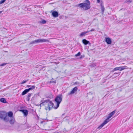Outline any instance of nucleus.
I'll use <instances>...</instances> for the list:
<instances>
[{
    "mask_svg": "<svg viewBox=\"0 0 133 133\" xmlns=\"http://www.w3.org/2000/svg\"><path fill=\"white\" fill-rule=\"evenodd\" d=\"M90 4L89 1L87 0L85 1V2L78 4L77 6L81 8H83L84 10H86L90 9Z\"/></svg>",
    "mask_w": 133,
    "mask_h": 133,
    "instance_id": "obj_1",
    "label": "nucleus"
},
{
    "mask_svg": "<svg viewBox=\"0 0 133 133\" xmlns=\"http://www.w3.org/2000/svg\"><path fill=\"white\" fill-rule=\"evenodd\" d=\"M44 105L46 110L49 109L50 110L51 109L53 108L54 104L51 101L49 100H45L44 102H42L40 104V105Z\"/></svg>",
    "mask_w": 133,
    "mask_h": 133,
    "instance_id": "obj_2",
    "label": "nucleus"
},
{
    "mask_svg": "<svg viewBox=\"0 0 133 133\" xmlns=\"http://www.w3.org/2000/svg\"><path fill=\"white\" fill-rule=\"evenodd\" d=\"M115 111L114 110L109 114L108 115V116L107 117V118L106 119L98 128L101 129L104 125L107 123L109 122L110 119H109L115 113Z\"/></svg>",
    "mask_w": 133,
    "mask_h": 133,
    "instance_id": "obj_3",
    "label": "nucleus"
},
{
    "mask_svg": "<svg viewBox=\"0 0 133 133\" xmlns=\"http://www.w3.org/2000/svg\"><path fill=\"white\" fill-rule=\"evenodd\" d=\"M62 98L63 97L62 94H60L57 96L56 97L55 101L57 103V105L56 107H54L55 109H57L59 107V104L62 101Z\"/></svg>",
    "mask_w": 133,
    "mask_h": 133,
    "instance_id": "obj_4",
    "label": "nucleus"
},
{
    "mask_svg": "<svg viewBox=\"0 0 133 133\" xmlns=\"http://www.w3.org/2000/svg\"><path fill=\"white\" fill-rule=\"evenodd\" d=\"M46 42H49V41L47 39H39L31 42L30 43L29 45H30L32 44Z\"/></svg>",
    "mask_w": 133,
    "mask_h": 133,
    "instance_id": "obj_5",
    "label": "nucleus"
},
{
    "mask_svg": "<svg viewBox=\"0 0 133 133\" xmlns=\"http://www.w3.org/2000/svg\"><path fill=\"white\" fill-rule=\"evenodd\" d=\"M78 89V88L76 87L73 88L72 90L69 93H68V95H70L74 94L75 92H76Z\"/></svg>",
    "mask_w": 133,
    "mask_h": 133,
    "instance_id": "obj_6",
    "label": "nucleus"
},
{
    "mask_svg": "<svg viewBox=\"0 0 133 133\" xmlns=\"http://www.w3.org/2000/svg\"><path fill=\"white\" fill-rule=\"evenodd\" d=\"M6 112L4 111H2L0 112V118H3L4 117L6 116Z\"/></svg>",
    "mask_w": 133,
    "mask_h": 133,
    "instance_id": "obj_7",
    "label": "nucleus"
},
{
    "mask_svg": "<svg viewBox=\"0 0 133 133\" xmlns=\"http://www.w3.org/2000/svg\"><path fill=\"white\" fill-rule=\"evenodd\" d=\"M125 69V68L124 66H121L119 67H116L112 71L113 72L115 71L119 70L120 71L122 70Z\"/></svg>",
    "mask_w": 133,
    "mask_h": 133,
    "instance_id": "obj_8",
    "label": "nucleus"
},
{
    "mask_svg": "<svg viewBox=\"0 0 133 133\" xmlns=\"http://www.w3.org/2000/svg\"><path fill=\"white\" fill-rule=\"evenodd\" d=\"M19 111L22 112L23 113L24 116L26 117L28 115V111L27 110L22 109L20 110Z\"/></svg>",
    "mask_w": 133,
    "mask_h": 133,
    "instance_id": "obj_9",
    "label": "nucleus"
},
{
    "mask_svg": "<svg viewBox=\"0 0 133 133\" xmlns=\"http://www.w3.org/2000/svg\"><path fill=\"white\" fill-rule=\"evenodd\" d=\"M52 15L54 17H57L58 16V14L57 11H55L52 12Z\"/></svg>",
    "mask_w": 133,
    "mask_h": 133,
    "instance_id": "obj_10",
    "label": "nucleus"
},
{
    "mask_svg": "<svg viewBox=\"0 0 133 133\" xmlns=\"http://www.w3.org/2000/svg\"><path fill=\"white\" fill-rule=\"evenodd\" d=\"M105 41L108 44H110L111 43V39L109 37L106 38Z\"/></svg>",
    "mask_w": 133,
    "mask_h": 133,
    "instance_id": "obj_11",
    "label": "nucleus"
},
{
    "mask_svg": "<svg viewBox=\"0 0 133 133\" xmlns=\"http://www.w3.org/2000/svg\"><path fill=\"white\" fill-rule=\"evenodd\" d=\"M83 43L85 45H86L88 44H90L89 41L85 39H83L82 40Z\"/></svg>",
    "mask_w": 133,
    "mask_h": 133,
    "instance_id": "obj_12",
    "label": "nucleus"
},
{
    "mask_svg": "<svg viewBox=\"0 0 133 133\" xmlns=\"http://www.w3.org/2000/svg\"><path fill=\"white\" fill-rule=\"evenodd\" d=\"M101 10L102 11V14H103L105 10V9L102 3H101Z\"/></svg>",
    "mask_w": 133,
    "mask_h": 133,
    "instance_id": "obj_13",
    "label": "nucleus"
},
{
    "mask_svg": "<svg viewBox=\"0 0 133 133\" xmlns=\"http://www.w3.org/2000/svg\"><path fill=\"white\" fill-rule=\"evenodd\" d=\"M11 119L9 121V122L11 124H12L14 123L15 120V118L14 117L10 118Z\"/></svg>",
    "mask_w": 133,
    "mask_h": 133,
    "instance_id": "obj_14",
    "label": "nucleus"
},
{
    "mask_svg": "<svg viewBox=\"0 0 133 133\" xmlns=\"http://www.w3.org/2000/svg\"><path fill=\"white\" fill-rule=\"evenodd\" d=\"M3 119L6 122H8L9 120V118L7 116V115L5 116L4 117Z\"/></svg>",
    "mask_w": 133,
    "mask_h": 133,
    "instance_id": "obj_15",
    "label": "nucleus"
},
{
    "mask_svg": "<svg viewBox=\"0 0 133 133\" xmlns=\"http://www.w3.org/2000/svg\"><path fill=\"white\" fill-rule=\"evenodd\" d=\"M29 91H28L27 89H26L24 90L23 91L22 93V95H24L27 94V93L29 92Z\"/></svg>",
    "mask_w": 133,
    "mask_h": 133,
    "instance_id": "obj_16",
    "label": "nucleus"
},
{
    "mask_svg": "<svg viewBox=\"0 0 133 133\" xmlns=\"http://www.w3.org/2000/svg\"><path fill=\"white\" fill-rule=\"evenodd\" d=\"M13 113L12 111H9L8 113V116L9 117H10V118L13 117Z\"/></svg>",
    "mask_w": 133,
    "mask_h": 133,
    "instance_id": "obj_17",
    "label": "nucleus"
},
{
    "mask_svg": "<svg viewBox=\"0 0 133 133\" xmlns=\"http://www.w3.org/2000/svg\"><path fill=\"white\" fill-rule=\"evenodd\" d=\"M35 86L34 85H32L31 87L29 88L28 89H27L29 92L31 90L34 89L35 88Z\"/></svg>",
    "mask_w": 133,
    "mask_h": 133,
    "instance_id": "obj_18",
    "label": "nucleus"
},
{
    "mask_svg": "<svg viewBox=\"0 0 133 133\" xmlns=\"http://www.w3.org/2000/svg\"><path fill=\"white\" fill-rule=\"evenodd\" d=\"M89 32V31H84L82 32L80 34V36H84L85 34Z\"/></svg>",
    "mask_w": 133,
    "mask_h": 133,
    "instance_id": "obj_19",
    "label": "nucleus"
},
{
    "mask_svg": "<svg viewBox=\"0 0 133 133\" xmlns=\"http://www.w3.org/2000/svg\"><path fill=\"white\" fill-rule=\"evenodd\" d=\"M0 101L1 102L3 103H6V102L5 99L3 98H1L0 99Z\"/></svg>",
    "mask_w": 133,
    "mask_h": 133,
    "instance_id": "obj_20",
    "label": "nucleus"
},
{
    "mask_svg": "<svg viewBox=\"0 0 133 133\" xmlns=\"http://www.w3.org/2000/svg\"><path fill=\"white\" fill-rule=\"evenodd\" d=\"M69 119V118L68 116L65 117L63 119V121H66Z\"/></svg>",
    "mask_w": 133,
    "mask_h": 133,
    "instance_id": "obj_21",
    "label": "nucleus"
},
{
    "mask_svg": "<svg viewBox=\"0 0 133 133\" xmlns=\"http://www.w3.org/2000/svg\"><path fill=\"white\" fill-rule=\"evenodd\" d=\"M46 21L44 19H43L40 22V23L42 24H45L46 23Z\"/></svg>",
    "mask_w": 133,
    "mask_h": 133,
    "instance_id": "obj_22",
    "label": "nucleus"
},
{
    "mask_svg": "<svg viewBox=\"0 0 133 133\" xmlns=\"http://www.w3.org/2000/svg\"><path fill=\"white\" fill-rule=\"evenodd\" d=\"M28 81V80L26 81H23L21 83V84H22L25 83Z\"/></svg>",
    "mask_w": 133,
    "mask_h": 133,
    "instance_id": "obj_23",
    "label": "nucleus"
},
{
    "mask_svg": "<svg viewBox=\"0 0 133 133\" xmlns=\"http://www.w3.org/2000/svg\"><path fill=\"white\" fill-rule=\"evenodd\" d=\"M6 0H2L0 1V4L3 3Z\"/></svg>",
    "mask_w": 133,
    "mask_h": 133,
    "instance_id": "obj_24",
    "label": "nucleus"
},
{
    "mask_svg": "<svg viewBox=\"0 0 133 133\" xmlns=\"http://www.w3.org/2000/svg\"><path fill=\"white\" fill-rule=\"evenodd\" d=\"M80 54H81V52H79L77 54H76L75 55V56L76 57H77L78 56H79L80 55Z\"/></svg>",
    "mask_w": 133,
    "mask_h": 133,
    "instance_id": "obj_25",
    "label": "nucleus"
},
{
    "mask_svg": "<svg viewBox=\"0 0 133 133\" xmlns=\"http://www.w3.org/2000/svg\"><path fill=\"white\" fill-rule=\"evenodd\" d=\"M7 63H3L0 65V66H3L6 65L7 64Z\"/></svg>",
    "mask_w": 133,
    "mask_h": 133,
    "instance_id": "obj_26",
    "label": "nucleus"
},
{
    "mask_svg": "<svg viewBox=\"0 0 133 133\" xmlns=\"http://www.w3.org/2000/svg\"><path fill=\"white\" fill-rule=\"evenodd\" d=\"M32 94H31V93L28 94V95L27 97H31Z\"/></svg>",
    "mask_w": 133,
    "mask_h": 133,
    "instance_id": "obj_27",
    "label": "nucleus"
},
{
    "mask_svg": "<svg viewBox=\"0 0 133 133\" xmlns=\"http://www.w3.org/2000/svg\"><path fill=\"white\" fill-rule=\"evenodd\" d=\"M95 30V29H92L90 31H89V32L90 31H94Z\"/></svg>",
    "mask_w": 133,
    "mask_h": 133,
    "instance_id": "obj_28",
    "label": "nucleus"
},
{
    "mask_svg": "<svg viewBox=\"0 0 133 133\" xmlns=\"http://www.w3.org/2000/svg\"><path fill=\"white\" fill-rule=\"evenodd\" d=\"M38 95L37 94H35V95H34L33 98H34L36 97H37V96Z\"/></svg>",
    "mask_w": 133,
    "mask_h": 133,
    "instance_id": "obj_29",
    "label": "nucleus"
},
{
    "mask_svg": "<svg viewBox=\"0 0 133 133\" xmlns=\"http://www.w3.org/2000/svg\"><path fill=\"white\" fill-rule=\"evenodd\" d=\"M30 97H27L26 98V100L27 101H29L30 100V98H29Z\"/></svg>",
    "mask_w": 133,
    "mask_h": 133,
    "instance_id": "obj_30",
    "label": "nucleus"
},
{
    "mask_svg": "<svg viewBox=\"0 0 133 133\" xmlns=\"http://www.w3.org/2000/svg\"><path fill=\"white\" fill-rule=\"evenodd\" d=\"M79 84V83L78 82H76L75 83V84L77 85V84Z\"/></svg>",
    "mask_w": 133,
    "mask_h": 133,
    "instance_id": "obj_31",
    "label": "nucleus"
},
{
    "mask_svg": "<svg viewBox=\"0 0 133 133\" xmlns=\"http://www.w3.org/2000/svg\"><path fill=\"white\" fill-rule=\"evenodd\" d=\"M24 25V24H18V25L20 26H22V25Z\"/></svg>",
    "mask_w": 133,
    "mask_h": 133,
    "instance_id": "obj_32",
    "label": "nucleus"
},
{
    "mask_svg": "<svg viewBox=\"0 0 133 133\" xmlns=\"http://www.w3.org/2000/svg\"><path fill=\"white\" fill-rule=\"evenodd\" d=\"M84 57V56H81V57H80V58H83Z\"/></svg>",
    "mask_w": 133,
    "mask_h": 133,
    "instance_id": "obj_33",
    "label": "nucleus"
},
{
    "mask_svg": "<svg viewBox=\"0 0 133 133\" xmlns=\"http://www.w3.org/2000/svg\"><path fill=\"white\" fill-rule=\"evenodd\" d=\"M100 0H97V2L98 3H99L100 2Z\"/></svg>",
    "mask_w": 133,
    "mask_h": 133,
    "instance_id": "obj_34",
    "label": "nucleus"
},
{
    "mask_svg": "<svg viewBox=\"0 0 133 133\" xmlns=\"http://www.w3.org/2000/svg\"><path fill=\"white\" fill-rule=\"evenodd\" d=\"M31 86L30 85H27V87H28L29 88V87H31Z\"/></svg>",
    "mask_w": 133,
    "mask_h": 133,
    "instance_id": "obj_35",
    "label": "nucleus"
},
{
    "mask_svg": "<svg viewBox=\"0 0 133 133\" xmlns=\"http://www.w3.org/2000/svg\"><path fill=\"white\" fill-rule=\"evenodd\" d=\"M65 115V114L64 113L62 115V116H64Z\"/></svg>",
    "mask_w": 133,
    "mask_h": 133,
    "instance_id": "obj_36",
    "label": "nucleus"
},
{
    "mask_svg": "<svg viewBox=\"0 0 133 133\" xmlns=\"http://www.w3.org/2000/svg\"><path fill=\"white\" fill-rule=\"evenodd\" d=\"M53 82L54 83H56V82L55 81H54Z\"/></svg>",
    "mask_w": 133,
    "mask_h": 133,
    "instance_id": "obj_37",
    "label": "nucleus"
},
{
    "mask_svg": "<svg viewBox=\"0 0 133 133\" xmlns=\"http://www.w3.org/2000/svg\"><path fill=\"white\" fill-rule=\"evenodd\" d=\"M59 132H54V133H58Z\"/></svg>",
    "mask_w": 133,
    "mask_h": 133,
    "instance_id": "obj_38",
    "label": "nucleus"
},
{
    "mask_svg": "<svg viewBox=\"0 0 133 133\" xmlns=\"http://www.w3.org/2000/svg\"><path fill=\"white\" fill-rule=\"evenodd\" d=\"M118 73H114V74H118Z\"/></svg>",
    "mask_w": 133,
    "mask_h": 133,
    "instance_id": "obj_39",
    "label": "nucleus"
},
{
    "mask_svg": "<svg viewBox=\"0 0 133 133\" xmlns=\"http://www.w3.org/2000/svg\"><path fill=\"white\" fill-rule=\"evenodd\" d=\"M43 123V121H41V124H42V123Z\"/></svg>",
    "mask_w": 133,
    "mask_h": 133,
    "instance_id": "obj_40",
    "label": "nucleus"
},
{
    "mask_svg": "<svg viewBox=\"0 0 133 133\" xmlns=\"http://www.w3.org/2000/svg\"><path fill=\"white\" fill-rule=\"evenodd\" d=\"M128 2H131V1H128Z\"/></svg>",
    "mask_w": 133,
    "mask_h": 133,
    "instance_id": "obj_41",
    "label": "nucleus"
}]
</instances>
